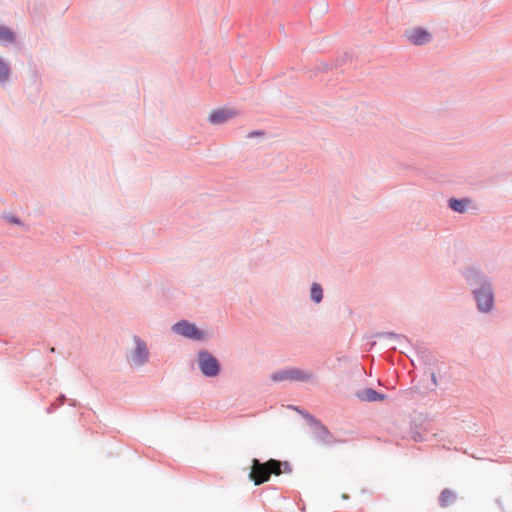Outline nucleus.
<instances>
[{
  "label": "nucleus",
  "instance_id": "1",
  "mask_svg": "<svg viewBox=\"0 0 512 512\" xmlns=\"http://www.w3.org/2000/svg\"><path fill=\"white\" fill-rule=\"evenodd\" d=\"M271 474L276 476L281 474V462L270 459L261 463L258 459L252 460V467L249 474L250 479L255 485H261L270 479Z\"/></svg>",
  "mask_w": 512,
  "mask_h": 512
},
{
  "label": "nucleus",
  "instance_id": "2",
  "mask_svg": "<svg viewBox=\"0 0 512 512\" xmlns=\"http://www.w3.org/2000/svg\"><path fill=\"white\" fill-rule=\"evenodd\" d=\"M198 360L200 369L204 375L213 377L219 373L218 361L209 353L200 352L198 355Z\"/></svg>",
  "mask_w": 512,
  "mask_h": 512
},
{
  "label": "nucleus",
  "instance_id": "3",
  "mask_svg": "<svg viewBox=\"0 0 512 512\" xmlns=\"http://www.w3.org/2000/svg\"><path fill=\"white\" fill-rule=\"evenodd\" d=\"M134 341L136 347L130 354V362L132 365L140 366L147 361L149 352L146 344L139 338L135 337Z\"/></svg>",
  "mask_w": 512,
  "mask_h": 512
},
{
  "label": "nucleus",
  "instance_id": "4",
  "mask_svg": "<svg viewBox=\"0 0 512 512\" xmlns=\"http://www.w3.org/2000/svg\"><path fill=\"white\" fill-rule=\"evenodd\" d=\"M173 330L185 337L200 340L203 338L202 332L197 329L194 324L187 321H180L173 326Z\"/></svg>",
  "mask_w": 512,
  "mask_h": 512
},
{
  "label": "nucleus",
  "instance_id": "5",
  "mask_svg": "<svg viewBox=\"0 0 512 512\" xmlns=\"http://www.w3.org/2000/svg\"><path fill=\"white\" fill-rule=\"evenodd\" d=\"M475 297L479 310L486 312L492 308L493 294L489 286H483L481 289L475 291Z\"/></svg>",
  "mask_w": 512,
  "mask_h": 512
},
{
  "label": "nucleus",
  "instance_id": "6",
  "mask_svg": "<svg viewBox=\"0 0 512 512\" xmlns=\"http://www.w3.org/2000/svg\"><path fill=\"white\" fill-rule=\"evenodd\" d=\"M313 440L322 445H331L335 442L333 435L322 425H316L313 429Z\"/></svg>",
  "mask_w": 512,
  "mask_h": 512
},
{
  "label": "nucleus",
  "instance_id": "7",
  "mask_svg": "<svg viewBox=\"0 0 512 512\" xmlns=\"http://www.w3.org/2000/svg\"><path fill=\"white\" fill-rule=\"evenodd\" d=\"M408 40L415 45H422L430 41L431 35L422 28H414L406 32Z\"/></svg>",
  "mask_w": 512,
  "mask_h": 512
},
{
  "label": "nucleus",
  "instance_id": "8",
  "mask_svg": "<svg viewBox=\"0 0 512 512\" xmlns=\"http://www.w3.org/2000/svg\"><path fill=\"white\" fill-rule=\"evenodd\" d=\"M236 114L237 113L232 109H220L213 111L209 115V120L213 124H220L233 118Z\"/></svg>",
  "mask_w": 512,
  "mask_h": 512
},
{
  "label": "nucleus",
  "instance_id": "9",
  "mask_svg": "<svg viewBox=\"0 0 512 512\" xmlns=\"http://www.w3.org/2000/svg\"><path fill=\"white\" fill-rule=\"evenodd\" d=\"M306 377L305 375L297 370V369H291L287 371H282L279 373H275L272 375V379L274 381H281V380H304Z\"/></svg>",
  "mask_w": 512,
  "mask_h": 512
},
{
  "label": "nucleus",
  "instance_id": "10",
  "mask_svg": "<svg viewBox=\"0 0 512 512\" xmlns=\"http://www.w3.org/2000/svg\"><path fill=\"white\" fill-rule=\"evenodd\" d=\"M362 400L366 401H379L384 399V395L379 394L373 389H366L359 395Z\"/></svg>",
  "mask_w": 512,
  "mask_h": 512
},
{
  "label": "nucleus",
  "instance_id": "11",
  "mask_svg": "<svg viewBox=\"0 0 512 512\" xmlns=\"http://www.w3.org/2000/svg\"><path fill=\"white\" fill-rule=\"evenodd\" d=\"M468 204L469 201L467 200L451 199L449 201V207L459 213L465 212Z\"/></svg>",
  "mask_w": 512,
  "mask_h": 512
},
{
  "label": "nucleus",
  "instance_id": "12",
  "mask_svg": "<svg viewBox=\"0 0 512 512\" xmlns=\"http://www.w3.org/2000/svg\"><path fill=\"white\" fill-rule=\"evenodd\" d=\"M311 298L314 302L319 303L323 298V290L317 283H313L311 287Z\"/></svg>",
  "mask_w": 512,
  "mask_h": 512
},
{
  "label": "nucleus",
  "instance_id": "13",
  "mask_svg": "<svg viewBox=\"0 0 512 512\" xmlns=\"http://www.w3.org/2000/svg\"><path fill=\"white\" fill-rule=\"evenodd\" d=\"M454 498V493L446 489L440 495V503L442 506H448L450 503L453 502Z\"/></svg>",
  "mask_w": 512,
  "mask_h": 512
},
{
  "label": "nucleus",
  "instance_id": "14",
  "mask_svg": "<svg viewBox=\"0 0 512 512\" xmlns=\"http://www.w3.org/2000/svg\"><path fill=\"white\" fill-rule=\"evenodd\" d=\"M14 39L13 33L6 27H0V41L12 42Z\"/></svg>",
  "mask_w": 512,
  "mask_h": 512
},
{
  "label": "nucleus",
  "instance_id": "15",
  "mask_svg": "<svg viewBox=\"0 0 512 512\" xmlns=\"http://www.w3.org/2000/svg\"><path fill=\"white\" fill-rule=\"evenodd\" d=\"M10 74L9 67L0 59V83L5 82Z\"/></svg>",
  "mask_w": 512,
  "mask_h": 512
},
{
  "label": "nucleus",
  "instance_id": "16",
  "mask_svg": "<svg viewBox=\"0 0 512 512\" xmlns=\"http://www.w3.org/2000/svg\"><path fill=\"white\" fill-rule=\"evenodd\" d=\"M10 221L13 222V223L18 224V220L14 219V218H11Z\"/></svg>",
  "mask_w": 512,
  "mask_h": 512
},
{
  "label": "nucleus",
  "instance_id": "17",
  "mask_svg": "<svg viewBox=\"0 0 512 512\" xmlns=\"http://www.w3.org/2000/svg\"><path fill=\"white\" fill-rule=\"evenodd\" d=\"M342 497H343V499H347L348 498V496L345 495V494Z\"/></svg>",
  "mask_w": 512,
  "mask_h": 512
}]
</instances>
